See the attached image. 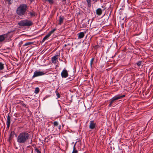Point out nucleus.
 I'll return each mask as SVG.
<instances>
[{
	"mask_svg": "<svg viewBox=\"0 0 153 153\" xmlns=\"http://www.w3.org/2000/svg\"><path fill=\"white\" fill-rule=\"evenodd\" d=\"M30 134L25 131H23L19 134L17 139L19 143L24 144L26 143L29 138Z\"/></svg>",
	"mask_w": 153,
	"mask_h": 153,
	"instance_id": "f257e3e1",
	"label": "nucleus"
},
{
	"mask_svg": "<svg viewBox=\"0 0 153 153\" xmlns=\"http://www.w3.org/2000/svg\"><path fill=\"white\" fill-rule=\"evenodd\" d=\"M27 8V6L26 4H22L18 7L16 10V13L19 16L24 15Z\"/></svg>",
	"mask_w": 153,
	"mask_h": 153,
	"instance_id": "f03ea898",
	"label": "nucleus"
},
{
	"mask_svg": "<svg viewBox=\"0 0 153 153\" xmlns=\"http://www.w3.org/2000/svg\"><path fill=\"white\" fill-rule=\"evenodd\" d=\"M20 26H30L33 24L32 22L30 20L25 19L21 20L18 23Z\"/></svg>",
	"mask_w": 153,
	"mask_h": 153,
	"instance_id": "7ed1b4c3",
	"label": "nucleus"
},
{
	"mask_svg": "<svg viewBox=\"0 0 153 153\" xmlns=\"http://www.w3.org/2000/svg\"><path fill=\"white\" fill-rule=\"evenodd\" d=\"M45 74V73L43 71H36L34 72V74L32 76V78L43 75H44Z\"/></svg>",
	"mask_w": 153,
	"mask_h": 153,
	"instance_id": "20e7f679",
	"label": "nucleus"
},
{
	"mask_svg": "<svg viewBox=\"0 0 153 153\" xmlns=\"http://www.w3.org/2000/svg\"><path fill=\"white\" fill-rule=\"evenodd\" d=\"M125 95H123L121 96L119 95H116L111 99L110 102L111 103H113L114 101L117 100L122 98L125 97Z\"/></svg>",
	"mask_w": 153,
	"mask_h": 153,
	"instance_id": "39448f33",
	"label": "nucleus"
},
{
	"mask_svg": "<svg viewBox=\"0 0 153 153\" xmlns=\"http://www.w3.org/2000/svg\"><path fill=\"white\" fill-rule=\"evenodd\" d=\"M56 30L55 29H53L52 30L50 31L48 34L46 35L45 37L43 39L42 42H44L47 39L48 37L51 35V34L53 33Z\"/></svg>",
	"mask_w": 153,
	"mask_h": 153,
	"instance_id": "423d86ee",
	"label": "nucleus"
},
{
	"mask_svg": "<svg viewBox=\"0 0 153 153\" xmlns=\"http://www.w3.org/2000/svg\"><path fill=\"white\" fill-rule=\"evenodd\" d=\"M61 75L62 78H65L67 77L68 76L67 71L66 69H64L61 73Z\"/></svg>",
	"mask_w": 153,
	"mask_h": 153,
	"instance_id": "0eeeda50",
	"label": "nucleus"
},
{
	"mask_svg": "<svg viewBox=\"0 0 153 153\" xmlns=\"http://www.w3.org/2000/svg\"><path fill=\"white\" fill-rule=\"evenodd\" d=\"M96 126V124L94 121H91L90 122L89 128L90 129H94Z\"/></svg>",
	"mask_w": 153,
	"mask_h": 153,
	"instance_id": "6e6552de",
	"label": "nucleus"
},
{
	"mask_svg": "<svg viewBox=\"0 0 153 153\" xmlns=\"http://www.w3.org/2000/svg\"><path fill=\"white\" fill-rule=\"evenodd\" d=\"M10 123V117L9 115H8L7 119V121L6 122V125H7V128H9Z\"/></svg>",
	"mask_w": 153,
	"mask_h": 153,
	"instance_id": "1a4fd4ad",
	"label": "nucleus"
},
{
	"mask_svg": "<svg viewBox=\"0 0 153 153\" xmlns=\"http://www.w3.org/2000/svg\"><path fill=\"white\" fill-rule=\"evenodd\" d=\"M58 55H55L52 57L51 58V61L52 62L54 63H56V60L58 59Z\"/></svg>",
	"mask_w": 153,
	"mask_h": 153,
	"instance_id": "9d476101",
	"label": "nucleus"
},
{
	"mask_svg": "<svg viewBox=\"0 0 153 153\" xmlns=\"http://www.w3.org/2000/svg\"><path fill=\"white\" fill-rule=\"evenodd\" d=\"M85 32H81L79 33L78 34V38L80 39L81 38H82L85 35Z\"/></svg>",
	"mask_w": 153,
	"mask_h": 153,
	"instance_id": "9b49d317",
	"label": "nucleus"
},
{
	"mask_svg": "<svg viewBox=\"0 0 153 153\" xmlns=\"http://www.w3.org/2000/svg\"><path fill=\"white\" fill-rule=\"evenodd\" d=\"M64 18L63 16H60L59 17V25H61L63 22Z\"/></svg>",
	"mask_w": 153,
	"mask_h": 153,
	"instance_id": "f8f14e48",
	"label": "nucleus"
},
{
	"mask_svg": "<svg viewBox=\"0 0 153 153\" xmlns=\"http://www.w3.org/2000/svg\"><path fill=\"white\" fill-rule=\"evenodd\" d=\"M96 14L98 15H100L102 13V10L101 8H99L96 10Z\"/></svg>",
	"mask_w": 153,
	"mask_h": 153,
	"instance_id": "ddd939ff",
	"label": "nucleus"
},
{
	"mask_svg": "<svg viewBox=\"0 0 153 153\" xmlns=\"http://www.w3.org/2000/svg\"><path fill=\"white\" fill-rule=\"evenodd\" d=\"M77 143V142H76V143H75L74 147H73V150L72 153H77L78 152L76 150H75L76 148H75V146L76 144V143Z\"/></svg>",
	"mask_w": 153,
	"mask_h": 153,
	"instance_id": "4468645a",
	"label": "nucleus"
},
{
	"mask_svg": "<svg viewBox=\"0 0 153 153\" xmlns=\"http://www.w3.org/2000/svg\"><path fill=\"white\" fill-rule=\"evenodd\" d=\"M88 6L89 7H90L91 6V0H86Z\"/></svg>",
	"mask_w": 153,
	"mask_h": 153,
	"instance_id": "2eb2a0df",
	"label": "nucleus"
},
{
	"mask_svg": "<svg viewBox=\"0 0 153 153\" xmlns=\"http://www.w3.org/2000/svg\"><path fill=\"white\" fill-rule=\"evenodd\" d=\"M4 68V64L2 62H0V70H2Z\"/></svg>",
	"mask_w": 153,
	"mask_h": 153,
	"instance_id": "dca6fc26",
	"label": "nucleus"
},
{
	"mask_svg": "<svg viewBox=\"0 0 153 153\" xmlns=\"http://www.w3.org/2000/svg\"><path fill=\"white\" fill-rule=\"evenodd\" d=\"M39 91V88L38 87H36L35 88L34 93L36 94H38Z\"/></svg>",
	"mask_w": 153,
	"mask_h": 153,
	"instance_id": "f3484780",
	"label": "nucleus"
},
{
	"mask_svg": "<svg viewBox=\"0 0 153 153\" xmlns=\"http://www.w3.org/2000/svg\"><path fill=\"white\" fill-rule=\"evenodd\" d=\"M13 0H6L8 3V4L9 5L13 3Z\"/></svg>",
	"mask_w": 153,
	"mask_h": 153,
	"instance_id": "a211bd4d",
	"label": "nucleus"
},
{
	"mask_svg": "<svg viewBox=\"0 0 153 153\" xmlns=\"http://www.w3.org/2000/svg\"><path fill=\"white\" fill-rule=\"evenodd\" d=\"M46 1H48L49 3L51 4H53V0H45Z\"/></svg>",
	"mask_w": 153,
	"mask_h": 153,
	"instance_id": "6ab92c4d",
	"label": "nucleus"
},
{
	"mask_svg": "<svg viewBox=\"0 0 153 153\" xmlns=\"http://www.w3.org/2000/svg\"><path fill=\"white\" fill-rule=\"evenodd\" d=\"M33 43L31 42H27L25 43L24 45V46H27L29 45H30L32 44Z\"/></svg>",
	"mask_w": 153,
	"mask_h": 153,
	"instance_id": "aec40b11",
	"label": "nucleus"
},
{
	"mask_svg": "<svg viewBox=\"0 0 153 153\" xmlns=\"http://www.w3.org/2000/svg\"><path fill=\"white\" fill-rule=\"evenodd\" d=\"M4 39V36L2 35L0 36V42L3 41Z\"/></svg>",
	"mask_w": 153,
	"mask_h": 153,
	"instance_id": "412c9836",
	"label": "nucleus"
},
{
	"mask_svg": "<svg viewBox=\"0 0 153 153\" xmlns=\"http://www.w3.org/2000/svg\"><path fill=\"white\" fill-rule=\"evenodd\" d=\"M35 152L37 153H41V151L39 150L37 148H36L35 149Z\"/></svg>",
	"mask_w": 153,
	"mask_h": 153,
	"instance_id": "4be33fe9",
	"label": "nucleus"
},
{
	"mask_svg": "<svg viewBox=\"0 0 153 153\" xmlns=\"http://www.w3.org/2000/svg\"><path fill=\"white\" fill-rule=\"evenodd\" d=\"M94 60V59L93 58H92L91 60L90 64V66L91 67H92V63H93Z\"/></svg>",
	"mask_w": 153,
	"mask_h": 153,
	"instance_id": "5701e85b",
	"label": "nucleus"
},
{
	"mask_svg": "<svg viewBox=\"0 0 153 153\" xmlns=\"http://www.w3.org/2000/svg\"><path fill=\"white\" fill-rule=\"evenodd\" d=\"M141 63H142L141 61H139V62H137V64L138 66H140L141 65V64H142Z\"/></svg>",
	"mask_w": 153,
	"mask_h": 153,
	"instance_id": "b1692460",
	"label": "nucleus"
},
{
	"mask_svg": "<svg viewBox=\"0 0 153 153\" xmlns=\"http://www.w3.org/2000/svg\"><path fill=\"white\" fill-rule=\"evenodd\" d=\"M54 125V126H58V123L56 121H55L53 122Z\"/></svg>",
	"mask_w": 153,
	"mask_h": 153,
	"instance_id": "393cba45",
	"label": "nucleus"
},
{
	"mask_svg": "<svg viewBox=\"0 0 153 153\" xmlns=\"http://www.w3.org/2000/svg\"><path fill=\"white\" fill-rule=\"evenodd\" d=\"M30 15L31 16H34L35 15V13L33 12H30Z\"/></svg>",
	"mask_w": 153,
	"mask_h": 153,
	"instance_id": "a878e982",
	"label": "nucleus"
},
{
	"mask_svg": "<svg viewBox=\"0 0 153 153\" xmlns=\"http://www.w3.org/2000/svg\"><path fill=\"white\" fill-rule=\"evenodd\" d=\"M99 0H92V1L94 3H95Z\"/></svg>",
	"mask_w": 153,
	"mask_h": 153,
	"instance_id": "bb28decb",
	"label": "nucleus"
},
{
	"mask_svg": "<svg viewBox=\"0 0 153 153\" xmlns=\"http://www.w3.org/2000/svg\"><path fill=\"white\" fill-rule=\"evenodd\" d=\"M112 103H111V102H110V103L109 104V105H108V106L109 107H111V104H112Z\"/></svg>",
	"mask_w": 153,
	"mask_h": 153,
	"instance_id": "cd10ccee",
	"label": "nucleus"
},
{
	"mask_svg": "<svg viewBox=\"0 0 153 153\" xmlns=\"http://www.w3.org/2000/svg\"><path fill=\"white\" fill-rule=\"evenodd\" d=\"M120 19H122V20L124 19V18H123L122 16H120Z\"/></svg>",
	"mask_w": 153,
	"mask_h": 153,
	"instance_id": "c85d7f7f",
	"label": "nucleus"
},
{
	"mask_svg": "<svg viewBox=\"0 0 153 153\" xmlns=\"http://www.w3.org/2000/svg\"><path fill=\"white\" fill-rule=\"evenodd\" d=\"M66 1V0H62V2H65Z\"/></svg>",
	"mask_w": 153,
	"mask_h": 153,
	"instance_id": "c756f323",
	"label": "nucleus"
},
{
	"mask_svg": "<svg viewBox=\"0 0 153 153\" xmlns=\"http://www.w3.org/2000/svg\"><path fill=\"white\" fill-rule=\"evenodd\" d=\"M30 0V1L31 2H32L33 1H34V0Z\"/></svg>",
	"mask_w": 153,
	"mask_h": 153,
	"instance_id": "7c9ffc66",
	"label": "nucleus"
},
{
	"mask_svg": "<svg viewBox=\"0 0 153 153\" xmlns=\"http://www.w3.org/2000/svg\"><path fill=\"white\" fill-rule=\"evenodd\" d=\"M57 96L58 98H59V95L58 94H57Z\"/></svg>",
	"mask_w": 153,
	"mask_h": 153,
	"instance_id": "2f4dec72",
	"label": "nucleus"
}]
</instances>
